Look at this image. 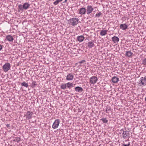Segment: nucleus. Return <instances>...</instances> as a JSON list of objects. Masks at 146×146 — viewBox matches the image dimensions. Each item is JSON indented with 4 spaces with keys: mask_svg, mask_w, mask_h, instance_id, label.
I'll list each match as a JSON object with an SVG mask.
<instances>
[{
    "mask_svg": "<svg viewBox=\"0 0 146 146\" xmlns=\"http://www.w3.org/2000/svg\"><path fill=\"white\" fill-rule=\"evenodd\" d=\"M126 129H122L120 130V134L122 133V136L124 139H128L125 141H129V138L130 137V133L129 131H125Z\"/></svg>",
    "mask_w": 146,
    "mask_h": 146,
    "instance_id": "obj_1",
    "label": "nucleus"
},
{
    "mask_svg": "<svg viewBox=\"0 0 146 146\" xmlns=\"http://www.w3.org/2000/svg\"><path fill=\"white\" fill-rule=\"evenodd\" d=\"M79 20L77 18L74 17L70 19L68 21V23L70 25L75 27L76 26L78 23Z\"/></svg>",
    "mask_w": 146,
    "mask_h": 146,
    "instance_id": "obj_2",
    "label": "nucleus"
},
{
    "mask_svg": "<svg viewBox=\"0 0 146 146\" xmlns=\"http://www.w3.org/2000/svg\"><path fill=\"white\" fill-rule=\"evenodd\" d=\"M30 6V4L27 3H25L23 5L20 4L18 6V11H22L24 9L27 10Z\"/></svg>",
    "mask_w": 146,
    "mask_h": 146,
    "instance_id": "obj_3",
    "label": "nucleus"
},
{
    "mask_svg": "<svg viewBox=\"0 0 146 146\" xmlns=\"http://www.w3.org/2000/svg\"><path fill=\"white\" fill-rule=\"evenodd\" d=\"M139 84L142 87L146 86V76L140 78L139 80Z\"/></svg>",
    "mask_w": 146,
    "mask_h": 146,
    "instance_id": "obj_4",
    "label": "nucleus"
},
{
    "mask_svg": "<svg viewBox=\"0 0 146 146\" xmlns=\"http://www.w3.org/2000/svg\"><path fill=\"white\" fill-rule=\"evenodd\" d=\"M11 67V65L9 63H5L3 66V71L5 72H7L10 69Z\"/></svg>",
    "mask_w": 146,
    "mask_h": 146,
    "instance_id": "obj_5",
    "label": "nucleus"
},
{
    "mask_svg": "<svg viewBox=\"0 0 146 146\" xmlns=\"http://www.w3.org/2000/svg\"><path fill=\"white\" fill-rule=\"evenodd\" d=\"M94 10L93 6L92 5H88L87 6L86 9V14L89 15Z\"/></svg>",
    "mask_w": 146,
    "mask_h": 146,
    "instance_id": "obj_6",
    "label": "nucleus"
},
{
    "mask_svg": "<svg viewBox=\"0 0 146 146\" xmlns=\"http://www.w3.org/2000/svg\"><path fill=\"white\" fill-rule=\"evenodd\" d=\"M33 114V112L28 111L25 114L24 117H25L26 118L28 119H31L32 118V115Z\"/></svg>",
    "mask_w": 146,
    "mask_h": 146,
    "instance_id": "obj_7",
    "label": "nucleus"
},
{
    "mask_svg": "<svg viewBox=\"0 0 146 146\" xmlns=\"http://www.w3.org/2000/svg\"><path fill=\"white\" fill-rule=\"evenodd\" d=\"M98 80V79L97 77L92 76L90 78L89 80V81L90 84H94L96 83Z\"/></svg>",
    "mask_w": 146,
    "mask_h": 146,
    "instance_id": "obj_8",
    "label": "nucleus"
},
{
    "mask_svg": "<svg viewBox=\"0 0 146 146\" xmlns=\"http://www.w3.org/2000/svg\"><path fill=\"white\" fill-rule=\"evenodd\" d=\"M60 120L59 119H56L53 123L52 127L53 129H55L57 128L60 123Z\"/></svg>",
    "mask_w": 146,
    "mask_h": 146,
    "instance_id": "obj_9",
    "label": "nucleus"
},
{
    "mask_svg": "<svg viewBox=\"0 0 146 146\" xmlns=\"http://www.w3.org/2000/svg\"><path fill=\"white\" fill-rule=\"evenodd\" d=\"M78 13L81 15H84L86 14V9L85 7H82L79 9Z\"/></svg>",
    "mask_w": 146,
    "mask_h": 146,
    "instance_id": "obj_10",
    "label": "nucleus"
},
{
    "mask_svg": "<svg viewBox=\"0 0 146 146\" xmlns=\"http://www.w3.org/2000/svg\"><path fill=\"white\" fill-rule=\"evenodd\" d=\"M74 77V75L72 73H69L66 76V80L69 81L72 80L73 79Z\"/></svg>",
    "mask_w": 146,
    "mask_h": 146,
    "instance_id": "obj_11",
    "label": "nucleus"
},
{
    "mask_svg": "<svg viewBox=\"0 0 146 146\" xmlns=\"http://www.w3.org/2000/svg\"><path fill=\"white\" fill-rule=\"evenodd\" d=\"M112 82L114 83H117L119 81V79L116 76H114L111 79Z\"/></svg>",
    "mask_w": 146,
    "mask_h": 146,
    "instance_id": "obj_12",
    "label": "nucleus"
},
{
    "mask_svg": "<svg viewBox=\"0 0 146 146\" xmlns=\"http://www.w3.org/2000/svg\"><path fill=\"white\" fill-rule=\"evenodd\" d=\"M75 90L77 92L80 93L83 91V89L81 87L77 86L75 88Z\"/></svg>",
    "mask_w": 146,
    "mask_h": 146,
    "instance_id": "obj_13",
    "label": "nucleus"
},
{
    "mask_svg": "<svg viewBox=\"0 0 146 146\" xmlns=\"http://www.w3.org/2000/svg\"><path fill=\"white\" fill-rule=\"evenodd\" d=\"M120 28L123 30H124L127 28L128 26L126 24H121L120 26Z\"/></svg>",
    "mask_w": 146,
    "mask_h": 146,
    "instance_id": "obj_14",
    "label": "nucleus"
},
{
    "mask_svg": "<svg viewBox=\"0 0 146 146\" xmlns=\"http://www.w3.org/2000/svg\"><path fill=\"white\" fill-rule=\"evenodd\" d=\"M111 40L114 43H116L119 42V39L118 37L114 36L112 38Z\"/></svg>",
    "mask_w": 146,
    "mask_h": 146,
    "instance_id": "obj_15",
    "label": "nucleus"
},
{
    "mask_svg": "<svg viewBox=\"0 0 146 146\" xmlns=\"http://www.w3.org/2000/svg\"><path fill=\"white\" fill-rule=\"evenodd\" d=\"M77 40L79 42H82L83 41L85 38L84 37L83 35L78 36L77 37Z\"/></svg>",
    "mask_w": 146,
    "mask_h": 146,
    "instance_id": "obj_16",
    "label": "nucleus"
},
{
    "mask_svg": "<svg viewBox=\"0 0 146 146\" xmlns=\"http://www.w3.org/2000/svg\"><path fill=\"white\" fill-rule=\"evenodd\" d=\"M6 40L9 42H13V38L11 35H8L6 36Z\"/></svg>",
    "mask_w": 146,
    "mask_h": 146,
    "instance_id": "obj_17",
    "label": "nucleus"
},
{
    "mask_svg": "<svg viewBox=\"0 0 146 146\" xmlns=\"http://www.w3.org/2000/svg\"><path fill=\"white\" fill-rule=\"evenodd\" d=\"M93 42L94 41L92 40L91 41L89 42L88 43V47L89 48H91L94 46V44Z\"/></svg>",
    "mask_w": 146,
    "mask_h": 146,
    "instance_id": "obj_18",
    "label": "nucleus"
},
{
    "mask_svg": "<svg viewBox=\"0 0 146 146\" xmlns=\"http://www.w3.org/2000/svg\"><path fill=\"white\" fill-rule=\"evenodd\" d=\"M67 87L69 89L73 87L74 84L72 83H70V82H68L66 83Z\"/></svg>",
    "mask_w": 146,
    "mask_h": 146,
    "instance_id": "obj_19",
    "label": "nucleus"
},
{
    "mask_svg": "<svg viewBox=\"0 0 146 146\" xmlns=\"http://www.w3.org/2000/svg\"><path fill=\"white\" fill-rule=\"evenodd\" d=\"M107 31L106 30H102L100 33V35L102 36H105L107 34Z\"/></svg>",
    "mask_w": 146,
    "mask_h": 146,
    "instance_id": "obj_20",
    "label": "nucleus"
},
{
    "mask_svg": "<svg viewBox=\"0 0 146 146\" xmlns=\"http://www.w3.org/2000/svg\"><path fill=\"white\" fill-rule=\"evenodd\" d=\"M133 54V53L129 51H126L125 53L126 56L128 57H130Z\"/></svg>",
    "mask_w": 146,
    "mask_h": 146,
    "instance_id": "obj_21",
    "label": "nucleus"
},
{
    "mask_svg": "<svg viewBox=\"0 0 146 146\" xmlns=\"http://www.w3.org/2000/svg\"><path fill=\"white\" fill-rule=\"evenodd\" d=\"M60 87L61 89L64 90L65 89H66L67 87L66 83L62 84L60 86Z\"/></svg>",
    "mask_w": 146,
    "mask_h": 146,
    "instance_id": "obj_22",
    "label": "nucleus"
},
{
    "mask_svg": "<svg viewBox=\"0 0 146 146\" xmlns=\"http://www.w3.org/2000/svg\"><path fill=\"white\" fill-rule=\"evenodd\" d=\"M20 140L21 138L20 137H16L14 138L13 141L18 143L20 141Z\"/></svg>",
    "mask_w": 146,
    "mask_h": 146,
    "instance_id": "obj_23",
    "label": "nucleus"
},
{
    "mask_svg": "<svg viewBox=\"0 0 146 146\" xmlns=\"http://www.w3.org/2000/svg\"><path fill=\"white\" fill-rule=\"evenodd\" d=\"M101 120L103 123H106L108 122V121L106 118H102Z\"/></svg>",
    "mask_w": 146,
    "mask_h": 146,
    "instance_id": "obj_24",
    "label": "nucleus"
},
{
    "mask_svg": "<svg viewBox=\"0 0 146 146\" xmlns=\"http://www.w3.org/2000/svg\"><path fill=\"white\" fill-rule=\"evenodd\" d=\"M21 85L22 86H24L26 88H28V85L27 83L25 82H23L21 84Z\"/></svg>",
    "mask_w": 146,
    "mask_h": 146,
    "instance_id": "obj_25",
    "label": "nucleus"
},
{
    "mask_svg": "<svg viewBox=\"0 0 146 146\" xmlns=\"http://www.w3.org/2000/svg\"><path fill=\"white\" fill-rule=\"evenodd\" d=\"M36 82L35 81H33L31 84V86L33 87H34L37 85Z\"/></svg>",
    "mask_w": 146,
    "mask_h": 146,
    "instance_id": "obj_26",
    "label": "nucleus"
},
{
    "mask_svg": "<svg viewBox=\"0 0 146 146\" xmlns=\"http://www.w3.org/2000/svg\"><path fill=\"white\" fill-rule=\"evenodd\" d=\"M63 0H56L53 3V4L54 5H56L58 4L60 2L62 1Z\"/></svg>",
    "mask_w": 146,
    "mask_h": 146,
    "instance_id": "obj_27",
    "label": "nucleus"
},
{
    "mask_svg": "<svg viewBox=\"0 0 146 146\" xmlns=\"http://www.w3.org/2000/svg\"><path fill=\"white\" fill-rule=\"evenodd\" d=\"M111 108L110 107H107L106 108V111L107 113H108V112L110 111Z\"/></svg>",
    "mask_w": 146,
    "mask_h": 146,
    "instance_id": "obj_28",
    "label": "nucleus"
},
{
    "mask_svg": "<svg viewBox=\"0 0 146 146\" xmlns=\"http://www.w3.org/2000/svg\"><path fill=\"white\" fill-rule=\"evenodd\" d=\"M102 14V13L101 12H100L98 13H96L95 15V17H100Z\"/></svg>",
    "mask_w": 146,
    "mask_h": 146,
    "instance_id": "obj_29",
    "label": "nucleus"
},
{
    "mask_svg": "<svg viewBox=\"0 0 146 146\" xmlns=\"http://www.w3.org/2000/svg\"><path fill=\"white\" fill-rule=\"evenodd\" d=\"M142 64L144 65H146V58H145L143 60Z\"/></svg>",
    "mask_w": 146,
    "mask_h": 146,
    "instance_id": "obj_30",
    "label": "nucleus"
},
{
    "mask_svg": "<svg viewBox=\"0 0 146 146\" xmlns=\"http://www.w3.org/2000/svg\"><path fill=\"white\" fill-rule=\"evenodd\" d=\"M130 145V143L128 142V143L127 144H125L123 143L122 145V146H129Z\"/></svg>",
    "mask_w": 146,
    "mask_h": 146,
    "instance_id": "obj_31",
    "label": "nucleus"
},
{
    "mask_svg": "<svg viewBox=\"0 0 146 146\" xmlns=\"http://www.w3.org/2000/svg\"><path fill=\"white\" fill-rule=\"evenodd\" d=\"M85 62H86V61L85 60H81V61H80L78 62V63L79 64H81L82 63H83Z\"/></svg>",
    "mask_w": 146,
    "mask_h": 146,
    "instance_id": "obj_32",
    "label": "nucleus"
},
{
    "mask_svg": "<svg viewBox=\"0 0 146 146\" xmlns=\"http://www.w3.org/2000/svg\"><path fill=\"white\" fill-rule=\"evenodd\" d=\"M3 46L0 44V51L2 50L3 48Z\"/></svg>",
    "mask_w": 146,
    "mask_h": 146,
    "instance_id": "obj_33",
    "label": "nucleus"
},
{
    "mask_svg": "<svg viewBox=\"0 0 146 146\" xmlns=\"http://www.w3.org/2000/svg\"><path fill=\"white\" fill-rule=\"evenodd\" d=\"M6 126L7 127H10V125L9 124H7L6 125Z\"/></svg>",
    "mask_w": 146,
    "mask_h": 146,
    "instance_id": "obj_34",
    "label": "nucleus"
},
{
    "mask_svg": "<svg viewBox=\"0 0 146 146\" xmlns=\"http://www.w3.org/2000/svg\"><path fill=\"white\" fill-rule=\"evenodd\" d=\"M67 0H65L63 2V3H66L67 1Z\"/></svg>",
    "mask_w": 146,
    "mask_h": 146,
    "instance_id": "obj_35",
    "label": "nucleus"
},
{
    "mask_svg": "<svg viewBox=\"0 0 146 146\" xmlns=\"http://www.w3.org/2000/svg\"><path fill=\"white\" fill-rule=\"evenodd\" d=\"M145 100L146 101V97L145 98Z\"/></svg>",
    "mask_w": 146,
    "mask_h": 146,
    "instance_id": "obj_36",
    "label": "nucleus"
}]
</instances>
